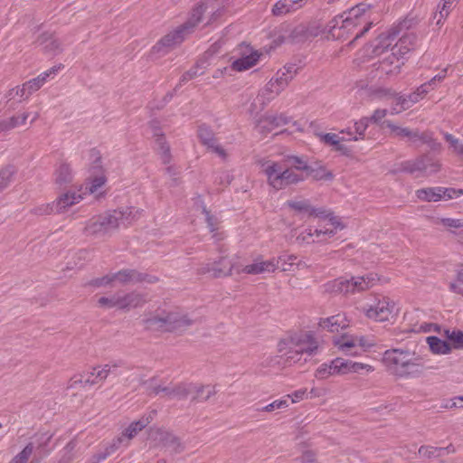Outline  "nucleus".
Returning <instances> with one entry per match:
<instances>
[{
  "instance_id": "338daca9",
  "label": "nucleus",
  "mask_w": 463,
  "mask_h": 463,
  "mask_svg": "<svg viewBox=\"0 0 463 463\" xmlns=\"http://www.w3.org/2000/svg\"><path fill=\"white\" fill-rule=\"evenodd\" d=\"M112 282H113L112 274H109V275H106V276H103L101 278H97V279H94L90 280L89 282V285L96 287V288H99V287H102V286L109 285V284H110Z\"/></svg>"
},
{
  "instance_id": "2eb2a0df",
  "label": "nucleus",
  "mask_w": 463,
  "mask_h": 463,
  "mask_svg": "<svg viewBox=\"0 0 463 463\" xmlns=\"http://www.w3.org/2000/svg\"><path fill=\"white\" fill-rule=\"evenodd\" d=\"M425 95H427L425 86L418 87L415 91L408 95L397 94L395 96V103L394 107L392 108V114H398L403 110L410 109L413 104L422 99L425 97Z\"/></svg>"
},
{
  "instance_id": "4d7b16f0",
  "label": "nucleus",
  "mask_w": 463,
  "mask_h": 463,
  "mask_svg": "<svg viewBox=\"0 0 463 463\" xmlns=\"http://www.w3.org/2000/svg\"><path fill=\"white\" fill-rule=\"evenodd\" d=\"M451 3H445V1H443L442 5L438 6L439 9V14H435L434 15V19H437V24H440L442 20L448 17L451 10Z\"/></svg>"
},
{
  "instance_id": "6ab92c4d",
  "label": "nucleus",
  "mask_w": 463,
  "mask_h": 463,
  "mask_svg": "<svg viewBox=\"0 0 463 463\" xmlns=\"http://www.w3.org/2000/svg\"><path fill=\"white\" fill-rule=\"evenodd\" d=\"M52 436L49 431H45L36 435L34 442H31V454L33 453V458H36L37 463L52 449V447L49 446Z\"/></svg>"
},
{
  "instance_id": "052dcab7",
  "label": "nucleus",
  "mask_w": 463,
  "mask_h": 463,
  "mask_svg": "<svg viewBox=\"0 0 463 463\" xmlns=\"http://www.w3.org/2000/svg\"><path fill=\"white\" fill-rule=\"evenodd\" d=\"M450 291L460 294L463 296V271L458 270L457 272V279L454 282L449 284Z\"/></svg>"
},
{
  "instance_id": "2f4dec72",
  "label": "nucleus",
  "mask_w": 463,
  "mask_h": 463,
  "mask_svg": "<svg viewBox=\"0 0 463 463\" xmlns=\"http://www.w3.org/2000/svg\"><path fill=\"white\" fill-rule=\"evenodd\" d=\"M27 113L22 112L18 115L12 116L9 118L0 120V133L10 131L14 128H19L25 124L27 119Z\"/></svg>"
},
{
  "instance_id": "0e129e2a",
  "label": "nucleus",
  "mask_w": 463,
  "mask_h": 463,
  "mask_svg": "<svg viewBox=\"0 0 463 463\" xmlns=\"http://www.w3.org/2000/svg\"><path fill=\"white\" fill-rule=\"evenodd\" d=\"M288 406V398H284L281 400H276L273 402L266 405L265 407L262 408V411L269 412V411H273L274 410H277V409L286 408Z\"/></svg>"
},
{
  "instance_id": "79ce46f5",
  "label": "nucleus",
  "mask_w": 463,
  "mask_h": 463,
  "mask_svg": "<svg viewBox=\"0 0 463 463\" xmlns=\"http://www.w3.org/2000/svg\"><path fill=\"white\" fill-rule=\"evenodd\" d=\"M15 175L14 166H6L0 170V193L6 189L13 182Z\"/></svg>"
},
{
  "instance_id": "f704fd0d",
  "label": "nucleus",
  "mask_w": 463,
  "mask_h": 463,
  "mask_svg": "<svg viewBox=\"0 0 463 463\" xmlns=\"http://www.w3.org/2000/svg\"><path fill=\"white\" fill-rule=\"evenodd\" d=\"M288 123V118L283 115L269 116L260 121L259 127L261 128V131L269 132L275 128L287 125Z\"/></svg>"
},
{
  "instance_id": "774afa93",
  "label": "nucleus",
  "mask_w": 463,
  "mask_h": 463,
  "mask_svg": "<svg viewBox=\"0 0 463 463\" xmlns=\"http://www.w3.org/2000/svg\"><path fill=\"white\" fill-rule=\"evenodd\" d=\"M29 446H26L10 463H28Z\"/></svg>"
},
{
  "instance_id": "c03bdc74",
  "label": "nucleus",
  "mask_w": 463,
  "mask_h": 463,
  "mask_svg": "<svg viewBox=\"0 0 463 463\" xmlns=\"http://www.w3.org/2000/svg\"><path fill=\"white\" fill-rule=\"evenodd\" d=\"M446 337L451 342L455 349L463 348V332L460 330H445Z\"/></svg>"
},
{
  "instance_id": "bf43d9fd",
  "label": "nucleus",
  "mask_w": 463,
  "mask_h": 463,
  "mask_svg": "<svg viewBox=\"0 0 463 463\" xmlns=\"http://www.w3.org/2000/svg\"><path fill=\"white\" fill-rule=\"evenodd\" d=\"M320 140L326 144L335 146L338 145V141H344V137H339L338 135L334 133H326V134H317Z\"/></svg>"
},
{
  "instance_id": "393cba45",
  "label": "nucleus",
  "mask_w": 463,
  "mask_h": 463,
  "mask_svg": "<svg viewBox=\"0 0 463 463\" xmlns=\"http://www.w3.org/2000/svg\"><path fill=\"white\" fill-rule=\"evenodd\" d=\"M194 387L190 383H180L175 385L165 386L164 395L169 399L184 400L191 394Z\"/></svg>"
},
{
  "instance_id": "aec40b11",
  "label": "nucleus",
  "mask_w": 463,
  "mask_h": 463,
  "mask_svg": "<svg viewBox=\"0 0 463 463\" xmlns=\"http://www.w3.org/2000/svg\"><path fill=\"white\" fill-rule=\"evenodd\" d=\"M198 137L204 146L211 148L218 156L222 157L226 156L224 149L218 144L213 132L209 127L205 125L200 126L198 128Z\"/></svg>"
},
{
  "instance_id": "a19ab883",
  "label": "nucleus",
  "mask_w": 463,
  "mask_h": 463,
  "mask_svg": "<svg viewBox=\"0 0 463 463\" xmlns=\"http://www.w3.org/2000/svg\"><path fill=\"white\" fill-rule=\"evenodd\" d=\"M123 365L124 362L121 360L107 364L97 372L96 378L99 380H106L109 373H114L117 375L118 369Z\"/></svg>"
},
{
  "instance_id": "13d9d810",
  "label": "nucleus",
  "mask_w": 463,
  "mask_h": 463,
  "mask_svg": "<svg viewBox=\"0 0 463 463\" xmlns=\"http://www.w3.org/2000/svg\"><path fill=\"white\" fill-rule=\"evenodd\" d=\"M199 70H200V65L197 63L194 67L191 68L189 71L184 72L180 79L178 86H182L183 84L186 83L190 80L202 74L203 71H199Z\"/></svg>"
},
{
  "instance_id": "58836bf2",
  "label": "nucleus",
  "mask_w": 463,
  "mask_h": 463,
  "mask_svg": "<svg viewBox=\"0 0 463 463\" xmlns=\"http://www.w3.org/2000/svg\"><path fill=\"white\" fill-rule=\"evenodd\" d=\"M259 57L260 56L257 52H253L248 56L234 61L232 67L237 71L248 70L257 63Z\"/></svg>"
},
{
  "instance_id": "3c124183",
  "label": "nucleus",
  "mask_w": 463,
  "mask_h": 463,
  "mask_svg": "<svg viewBox=\"0 0 463 463\" xmlns=\"http://www.w3.org/2000/svg\"><path fill=\"white\" fill-rule=\"evenodd\" d=\"M444 138L456 154L463 156V143H461L458 138H456L453 135L449 133L444 134Z\"/></svg>"
},
{
  "instance_id": "423d86ee",
  "label": "nucleus",
  "mask_w": 463,
  "mask_h": 463,
  "mask_svg": "<svg viewBox=\"0 0 463 463\" xmlns=\"http://www.w3.org/2000/svg\"><path fill=\"white\" fill-rule=\"evenodd\" d=\"M379 279L375 273L352 276L350 279L338 278L326 284V290L334 293L355 294L371 288Z\"/></svg>"
},
{
  "instance_id": "a878e982",
  "label": "nucleus",
  "mask_w": 463,
  "mask_h": 463,
  "mask_svg": "<svg viewBox=\"0 0 463 463\" xmlns=\"http://www.w3.org/2000/svg\"><path fill=\"white\" fill-rule=\"evenodd\" d=\"M309 35L307 28L304 24H298L290 28L287 26L285 34L280 35L281 42L299 43L306 40Z\"/></svg>"
},
{
  "instance_id": "c85d7f7f",
  "label": "nucleus",
  "mask_w": 463,
  "mask_h": 463,
  "mask_svg": "<svg viewBox=\"0 0 463 463\" xmlns=\"http://www.w3.org/2000/svg\"><path fill=\"white\" fill-rule=\"evenodd\" d=\"M277 269L275 260L256 261L252 264L246 265L241 271L247 274L258 275L264 272H273Z\"/></svg>"
},
{
  "instance_id": "f8f14e48",
  "label": "nucleus",
  "mask_w": 463,
  "mask_h": 463,
  "mask_svg": "<svg viewBox=\"0 0 463 463\" xmlns=\"http://www.w3.org/2000/svg\"><path fill=\"white\" fill-rule=\"evenodd\" d=\"M234 264L226 257H222L213 262L202 263L198 268V274L210 275L213 278L226 277L235 269Z\"/></svg>"
},
{
  "instance_id": "4be33fe9",
  "label": "nucleus",
  "mask_w": 463,
  "mask_h": 463,
  "mask_svg": "<svg viewBox=\"0 0 463 463\" xmlns=\"http://www.w3.org/2000/svg\"><path fill=\"white\" fill-rule=\"evenodd\" d=\"M34 43L41 46L50 56H55L62 51L61 43L52 33H44L39 35Z\"/></svg>"
},
{
  "instance_id": "a211bd4d",
  "label": "nucleus",
  "mask_w": 463,
  "mask_h": 463,
  "mask_svg": "<svg viewBox=\"0 0 463 463\" xmlns=\"http://www.w3.org/2000/svg\"><path fill=\"white\" fill-rule=\"evenodd\" d=\"M153 137L156 138V145L157 146V151L160 154L163 164L166 165L171 160L170 146L165 140L164 134L161 132L159 122L152 120L149 123Z\"/></svg>"
},
{
  "instance_id": "0eeeda50",
  "label": "nucleus",
  "mask_w": 463,
  "mask_h": 463,
  "mask_svg": "<svg viewBox=\"0 0 463 463\" xmlns=\"http://www.w3.org/2000/svg\"><path fill=\"white\" fill-rule=\"evenodd\" d=\"M193 320L179 311L156 315L145 320L146 328L161 331H183L193 325Z\"/></svg>"
},
{
  "instance_id": "ddd939ff",
  "label": "nucleus",
  "mask_w": 463,
  "mask_h": 463,
  "mask_svg": "<svg viewBox=\"0 0 463 463\" xmlns=\"http://www.w3.org/2000/svg\"><path fill=\"white\" fill-rule=\"evenodd\" d=\"M82 200V195L76 192H67L61 194L54 202L46 203L43 212L61 213L69 207L79 203Z\"/></svg>"
},
{
  "instance_id": "b1692460",
  "label": "nucleus",
  "mask_w": 463,
  "mask_h": 463,
  "mask_svg": "<svg viewBox=\"0 0 463 463\" xmlns=\"http://www.w3.org/2000/svg\"><path fill=\"white\" fill-rule=\"evenodd\" d=\"M190 385L194 387L191 390V394L194 393L191 400L192 402H207L217 393V390L214 385H203L195 383H190Z\"/></svg>"
},
{
  "instance_id": "72a5a7b5",
  "label": "nucleus",
  "mask_w": 463,
  "mask_h": 463,
  "mask_svg": "<svg viewBox=\"0 0 463 463\" xmlns=\"http://www.w3.org/2000/svg\"><path fill=\"white\" fill-rule=\"evenodd\" d=\"M112 279L114 281H118L121 284L127 283H137L138 280L142 279L139 275V272L136 269H122L116 273L112 274Z\"/></svg>"
},
{
  "instance_id": "6e6552de",
  "label": "nucleus",
  "mask_w": 463,
  "mask_h": 463,
  "mask_svg": "<svg viewBox=\"0 0 463 463\" xmlns=\"http://www.w3.org/2000/svg\"><path fill=\"white\" fill-rule=\"evenodd\" d=\"M373 372V367L362 363L353 362L348 359L337 357L329 364H322L316 371V377L318 379H326L333 375H344L349 373H359L361 370Z\"/></svg>"
},
{
  "instance_id": "7c9ffc66",
  "label": "nucleus",
  "mask_w": 463,
  "mask_h": 463,
  "mask_svg": "<svg viewBox=\"0 0 463 463\" xmlns=\"http://www.w3.org/2000/svg\"><path fill=\"white\" fill-rule=\"evenodd\" d=\"M55 184L63 186L71 184L73 179V174L71 166L67 163H61L54 173Z\"/></svg>"
},
{
  "instance_id": "49530a36",
  "label": "nucleus",
  "mask_w": 463,
  "mask_h": 463,
  "mask_svg": "<svg viewBox=\"0 0 463 463\" xmlns=\"http://www.w3.org/2000/svg\"><path fill=\"white\" fill-rule=\"evenodd\" d=\"M287 166L292 167L294 171H306L309 173L310 166L307 165V163L298 156H289L287 160Z\"/></svg>"
},
{
  "instance_id": "f03ea898",
  "label": "nucleus",
  "mask_w": 463,
  "mask_h": 463,
  "mask_svg": "<svg viewBox=\"0 0 463 463\" xmlns=\"http://www.w3.org/2000/svg\"><path fill=\"white\" fill-rule=\"evenodd\" d=\"M413 24V18H405L404 20L399 22L397 24H394L386 33H381L376 40L378 43L374 45L373 52L375 54L382 53L384 50L391 46L392 41H394L400 34H402L398 42L392 47L391 50L392 52V58L399 56L401 59H402L405 54L412 50L417 40V36L414 33L406 32Z\"/></svg>"
},
{
  "instance_id": "680f3d73",
  "label": "nucleus",
  "mask_w": 463,
  "mask_h": 463,
  "mask_svg": "<svg viewBox=\"0 0 463 463\" xmlns=\"http://www.w3.org/2000/svg\"><path fill=\"white\" fill-rule=\"evenodd\" d=\"M203 213L205 215V221L211 232H214L218 230L219 220L216 216L211 214V213L204 207Z\"/></svg>"
},
{
  "instance_id": "864d4df0",
  "label": "nucleus",
  "mask_w": 463,
  "mask_h": 463,
  "mask_svg": "<svg viewBox=\"0 0 463 463\" xmlns=\"http://www.w3.org/2000/svg\"><path fill=\"white\" fill-rule=\"evenodd\" d=\"M357 344H359V345H361V346L364 345L362 338L343 339V340L337 342L339 349H341L344 352H349V350L352 347L356 346Z\"/></svg>"
},
{
  "instance_id": "de8ad7c7",
  "label": "nucleus",
  "mask_w": 463,
  "mask_h": 463,
  "mask_svg": "<svg viewBox=\"0 0 463 463\" xmlns=\"http://www.w3.org/2000/svg\"><path fill=\"white\" fill-rule=\"evenodd\" d=\"M369 118H363L359 121L354 123V133L356 134L353 137H350L349 140L357 141L359 139H363L364 136V132L368 128Z\"/></svg>"
},
{
  "instance_id": "8fccbe9b",
  "label": "nucleus",
  "mask_w": 463,
  "mask_h": 463,
  "mask_svg": "<svg viewBox=\"0 0 463 463\" xmlns=\"http://www.w3.org/2000/svg\"><path fill=\"white\" fill-rule=\"evenodd\" d=\"M448 68L442 70L439 73L435 75L432 79H430L429 81L421 84L420 86H425V90H427V93L437 88V85L439 82L442 81L446 78Z\"/></svg>"
},
{
  "instance_id": "412c9836",
  "label": "nucleus",
  "mask_w": 463,
  "mask_h": 463,
  "mask_svg": "<svg viewBox=\"0 0 463 463\" xmlns=\"http://www.w3.org/2000/svg\"><path fill=\"white\" fill-rule=\"evenodd\" d=\"M287 204L293 210L300 213H307L308 216H316L325 219L329 218L330 216V213H328L325 209L312 207L307 200L288 201Z\"/></svg>"
},
{
  "instance_id": "20e7f679",
  "label": "nucleus",
  "mask_w": 463,
  "mask_h": 463,
  "mask_svg": "<svg viewBox=\"0 0 463 463\" xmlns=\"http://www.w3.org/2000/svg\"><path fill=\"white\" fill-rule=\"evenodd\" d=\"M421 357L409 349L393 348L383 353V362L398 377H409L412 369L421 365Z\"/></svg>"
},
{
  "instance_id": "f3484780",
  "label": "nucleus",
  "mask_w": 463,
  "mask_h": 463,
  "mask_svg": "<svg viewBox=\"0 0 463 463\" xmlns=\"http://www.w3.org/2000/svg\"><path fill=\"white\" fill-rule=\"evenodd\" d=\"M153 420L152 414L143 416L138 420L133 421L121 434L114 439L118 447L121 445L128 446L129 441L136 437V435L146 427Z\"/></svg>"
},
{
  "instance_id": "c9c22d12",
  "label": "nucleus",
  "mask_w": 463,
  "mask_h": 463,
  "mask_svg": "<svg viewBox=\"0 0 463 463\" xmlns=\"http://www.w3.org/2000/svg\"><path fill=\"white\" fill-rule=\"evenodd\" d=\"M426 163H428V156H422L415 160L403 162L402 164V170L410 174H414L416 172H422L425 174V169L427 168Z\"/></svg>"
},
{
  "instance_id": "cd10ccee",
  "label": "nucleus",
  "mask_w": 463,
  "mask_h": 463,
  "mask_svg": "<svg viewBox=\"0 0 463 463\" xmlns=\"http://www.w3.org/2000/svg\"><path fill=\"white\" fill-rule=\"evenodd\" d=\"M146 302L145 297L137 292L119 295V309H129L142 306Z\"/></svg>"
},
{
  "instance_id": "e2e57ef3",
  "label": "nucleus",
  "mask_w": 463,
  "mask_h": 463,
  "mask_svg": "<svg viewBox=\"0 0 463 463\" xmlns=\"http://www.w3.org/2000/svg\"><path fill=\"white\" fill-rule=\"evenodd\" d=\"M440 194H441V198L449 200V199L457 198V197H459L460 195H462L463 190L462 189H455V188L440 187Z\"/></svg>"
},
{
  "instance_id": "ea45409f",
  "label": "nucleus",
  "mask_w": 463,
  "mask_h": 463,
  "mask_svg": "<svg viewBox=\"0 0 463 463\" xmlns=\"http://www.w3.org/2000/svg\"><path fill=\"white\" fill-rule=\"evenodd\" d=\"M61 67V64L53 66L50 70L40 74L37 78L31 80V90H38L41 89L42 86L46 82L47 79L50 76L55 75Z\"/></svg>"
},
{
  "instance_id": "9d476101",
  "label": "nucleus",
  "mask_w": 463,
  "mask_h": 463,
  "mask_svg": "<svg viewBox=\"0 0 463 463\" xmlns=\"http://www.w3.org/2000/svg\"><path fill=\"white\" fill-rule=\"evenodd\" d=\"M386 128H390L395 137L406 138L408 141L416 143L420 141L423 144H427L431 149H436L439 146V144L433 138V135L430 131L420 132L418 129L411 130L408 128H402L396 126L391 121H384L383 123Z\"/></svg>"
},
{
  "instance_id": "603ef678",
  "label": "nucleus",
  "mask_w": 463,
  "mask_h": 463,
  "mask_svg": "<svg viewBox=\"0 0 463 463\" xmlns=\"http://www.w3.org/2000/svg\"><path fill=\"white\" fill-rule=\"evenodd\" d=\"M98 303L100 307L108 308L118 307L119 308V294L111 297H101L99 298Z\"/></svg>"
},
{
  "instance_id": "e433bc0d",
  "label": "nucleus",
  "mask_w": 463,
  "mask_h": 463,
  "mask_svg": "<svg viewBox=\"0 0 463 463\" xmlns=\"http://www.w3.org/2000/svg\"><path fill=\"white\" fill-rule=\"evenodd\" d=\"M403 62L399 56L392 58V52L381 62V69L386 74H397L400 72Z\"/></svg>"
},
{
  "instance_id": "7ed1b4c3",
  "label": "nucleus",
  "mask_w": 463,
  "mask_h": 463,
  "mask_svg": "<svg viewBox=\"0 0 463 463\" xmlns=\"http://www.w3.org/2000/svg\"><path fill=\"white\" fill-rule=\"evenodd\" d=\"M207 9L208 5L205 3H201L196 5L192 10L188 20L182 25L178 26L175 30L162 37L153 47V51L155 52L164 54L183 43L185 37L193 33L198 24L203 21V14L207 11Z\"/></svg>"
},
{
  "instance_id": "37998d69",
  "label": "nucleus",
  "mask_w": 463,
  "mask_h": 463,
  "mask_svg": "<svg viewBox=\"0 0 463 463\" xmlns=\"http://www.w3.org/2000/svg\"><path fill=\"white\" fill-rule=\"evenodd\" d=\"M288 0H279L275 3L271 9V13L275 16H281L291 12H295V9L290 5Z\"/></svg>"
},
{
  "instance_id": "dca6fc26",
  "label": "nucleus",
  "mask_w": 463,
  "mask_h": 463,
  "mask_svg": "<svg viewBox=\"0 0 463 463\" xmlns=\"http://www.w3.org/2000/svg\"><path fill=\"white\" fill-rule=\"evenodd\" d=\"M395 305L388 298H383L379 300L374 307H370L364 310L365 315L369 318L377 321H386L393 316Z\"/></svg>"
},
{
  "instance_id": "473e14b6",
  "label": "nucleus",
  "mask_w": 463,
  "mask_h": 463,
  "mask_svg": "<svg viewBox=\"0 0 463 463\" xmlns=\"http://www.w3.org/2000/svg\"><path fill=\"white\" fill-rule=\"evenodd\" d=\"M426 342L430 351L435 354H448L451 352V345L437 336H428Z\"/></svg>"
},
{
  "instance_id": "bb28decb",
  "label": "nucleus",
  "mask_w": 463,
  "mask_h": 463,
  "mask_svg": "<svg viewBox=\"0 0 463 463\" xmlns=\"http://www.w3.org/2000/svg\"><path fill=\"white\" fill-rule=\"evenodd\" d=\"M112 216L116 217L118 227L121 224L128 225L140 216V212L135 207H126L111 212Z\"/></svg>"
},
{
  "instance_id": "a18cd8bd",
  "label": "nucleus",
  "mask_w": 463,
  "mask_h": 463,
  "mask_svg": "<svg viewBox=\"0 0 463 463\" xmlns=\"http://www.w3.org/2000/svg\"><path fill=\"white\" fill-rule=\"evenodd\" d=\"M297 260L298 257L294 254L283 253L278 258L275 264L277 265V269L279 267V264H281L283 270H291L290 267L296 264L295 261Z\"/></svg>"
},
{
  "instance_id": "c756f323",
  "label": "nucleus",
  "mask_w": 463,
  "mask_h": 463,
  "mask_svg": "<svg viewBox=\"0 0 463 463\" xmlns=\"http://www.w3.org/2000/svg\"><path fill=\"white\" fill-rule=\"evenodd\" d=\"M319 326L334 333L345 328L347 326V323L343 315L337 314L335 316L321 319Z\"/></svg>"
},
{
  "instance_id": "69168bd1",
  "label": "nucleus",
  "mask_w": 463,
  "mask_h": 463,
  "mask_svg": "<svg viewBox=\"0 0 463 463\" xmlns=\"http://www.w3.org/2000/svg\"><path fill=\"white\" fill-rule=\"evenodd\" d=\"M79 388H85L84 379L83 375H74L71 377L68 383H67V389H79Z\"/></svg>"
},
{
  "instance_id": "5fc2aeb1",
  "label": "nucleus",
  "mask_w": 463,
  "mask_h": 463,
  "mask_svg": "<svg viewBox=\"0 0 463 463\" xmlns=\"http://www.w3.org/2000/svg\"><path fill=\"white\" fill-rule=\"evenodd\" d=\"M105 183L106 178L104 175L96 176L90 181L89 186H87L86 189L90 194H96L105 184Z\"/></svg>"
},
{
  "instance_id": "4c0bfd02",
  "label": "nucleus",
  "mask_w": 463,
  "mask_h": 463,
  "mask_svg": "<svg viewBox=\"0 0 463 463\" xmlns=\"http://www.w3.org/2000/svg\"><path fill=\"white\" fill-rule=\"evenodd\" d=\"M416 195L424 202H438L441 199L440 186L419 189Z\"/></svg>"
},
{
  "instance_id": "f257e3e1",
  "label": "nucleus",
  "mask_w": 463,
  "mask_h": 463,
  "mask_svg": "<svg viewBox=\"0 0 463 463\" xmlns=\"http://www.w3.org/2000/svg\"><path fill=\"white\" fill-rule=\"evenodd\" d=\"M373 5L364 2L345 12L343 14L334 17L326 25L327 38L345 41L348 39L358 28L354 39L348 43L352 45L354 41L367 33L373 22L371 21Z\"/></svg>"
},
{
  "instance_id": "09e8293b",
  "label": "nucleus",
  "mask_w": 463,
  "mask_h": 463,
  "mask_svg": "<svg viewBox=\"0 0 463 463\" xmlns=\"http://www.w3.org/2000/svg\"><path fill=\"white\" fill-rule=\"evenodd\" d=\"M143 384L146 385V392L148 395H158L160 392L164 393L165 386L157 383L156 378L153 377L147 381H144Z\"/></svg>"
},
{
  "instance_id": "6e6d98bb",
  "label": "nucleus",
  "mask_w": 463,
  "mask_h": 463,
  "mask_svg": "<svg viewBox=\"0 0 463 463\" xmlns=\"http://www.w3.org/2000/svg\"><path fill=\"white\" fill-rule=\"evenodd\" d=\"M119 447L118 444L113 440V442L108 446L104 451L98 453L94 456V458L96 459L94 463H99L100 461L106 459L109 456H110L112 453H114Z\"/></svg>"
},
{
  "instance_id": "5701e85b",
  "label": "nucleus",
  "mask_w": 463,
  "mask_h": 463,
  "mask_svg": "<svg viewBox=\"0 0 463 463\" xmlns=\"http://www.w3.org/2000/svg\"><path fill=\"white\" fill-rule=\"evenodd\" d=\"M159 443L171 452L178 454L184 450L185 446L178 437L171 432L160 430L157 433Z\"/></svg>"
},
{
  "instance_id": "4468645a",
  "label": "nucleus",
  "mask_w": 463,
  "mask_h": 463,
  "mask_svg": "<svg viewBox=\"0 0 463 463\" xmlns=\"http://www.w3.org/2000/svg\"><path fill=\"white\" fill-rule=\"evenodd\" d=\"M297 71L298 67L296 64H287L284 66L283 70L278 71V77L274 80H269L266 86V90L274 92L276 95H279L280 91L284 90V88L292 80Z\"/></svg>"
},
{
  "instance_id": "9b49d317",
  "label": "nucleus",
  "mask_w": 463,
  "mask_h": 463,
  "mask_svg": "<svg viewBox=\"0 0 463 463\" xmlns=\"http://www.w3.org/2000/svg\"><path fill=\"white\" fill-rule=\"evenodd\" d=\"M118 228L116 217L111 212L90 219L85 226V233L96 237L104 236Z\"/></svg>"
},
{
  "instance_id": "1a4fd4ad",
  "label": "nucleus",
  "mask_w": 463,
  "mask_h": 463,
  "mask_svg": "<svg viewBox=\"0 0 463 463\" xmlns=\"http://www.w3.org/2000/svg\"><path fill=\"white\" fill-rule=\"evenodd\" d=\"M286 349H290V354L296 355H306L304 359L306 362L307 358L317 351V343L309 332L295 334L279 342V351L283 352Z\"/></svg>"
},
{
  "instance_id": "39448f33",
  "label": "nucleus",
  "mask_w": 463,
  "mask_h": 463,
  "mask_svg": "<svg viewBox=\"0 0 463 463\" xmlns=\"http://www.w3.org/2000/svg\"><path fill=\"white\" fill-rule=\"evenodd\" d=\"M259 165L267 176L268 184L276 190L284 189L305 179L302 174L297 173L292 167H288L279 162L260 160Z\"/></svg>"
}]
</instances>
